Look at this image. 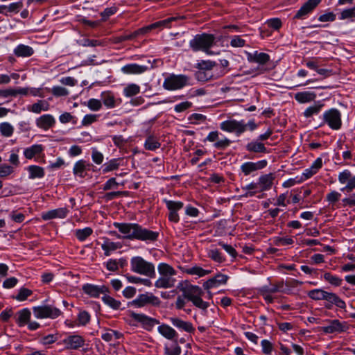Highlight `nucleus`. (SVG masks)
<instances>
[{
	"label": "nucleus",
	"instance_id": "12",
	"mask_svg": "<svg viewBox=\"0 0 355 355\" xmlns=\"http://www.w3.org/2000/svg\"><path fill=\"white\" fill-rule=\"evenodd\" d=\"M164 202L166 204V206L169 211L168 220L175 223H178L180 217L178 211L184 207V203L180 201H173L166 199H164Z\"/></svg>",
	"mask_w": 355,
	"mask_h": 355
},
{
	"label": "nucleus",
	"instance_id": "50",
	"mask_svg": "<svg viewBox=\"0 0 355 355\" xmlns=\"http://www.w3.org/2000/svg\"><path fill=\"white\" fill-rule=\"evenodd\" d=\"M323 278L324 280L328 282L331 285H334L335 286H340L343 280L340 277L336 275H333L330 272H325L323 275Z\"/></svg>",
	"mask_w": 355,
	"mask_h": 355
},
{
	"label": "nucleus",
	"instance_id": "3",
	"mask_svg": "<svg viewBox=\"0 0 355 355\" xmlns=\"http://www.w3.org/2000/svg\"><path fill=\"white\" fill-rule=\"evenodd\" d=\"M130 268L134 272L152 277L155 275L153 263L148 262L141 257H133L130 260Z\"/></svg>",
	"mask_w": 355,
	"mask_h": 355
},
{
	"label": "nucleus",
	"instance_id": "32",
	"mask_svg": "<svg viewBox=\"0 0 355 355\" xmlns=\"http://www.w3.org/2000/svg\"><path fill=\"white\" fill-rule=\"evenodd\" d=\"M17 315V323L19 324V327H23L28 324V322H29L31 316V313L28 309L25 308L19 311Z\"/></svg>",
	"mask_w": 355,
	"mask_h": 355
},
{
	"label": "nucleus",
	"instance_id": "27",
	"mask_svg": "<svg viewBox=\"0 0 355 355\" xmlns=\"http://www.w3.org/2000/svg\"><path fill=\"white\" fill-rule=\"evenodd\" d=\"M91 164L84 159L76 162L73 168V173L75 175L80 178L85 176V171L89 169Z\"/></svg>",
	"mask_w": 355,
	"mask_h": 355
},
{
	"label": "nucleus",
	"instance_id": "16",
	"mask_svg": "<svg viewBox=\"0 0 355 355\" xmlns=\"http://www.w3.org/2000/svg\"><path fill=\"white\" fill-rule=\"evenodd\" d=\"M83 291L85 293L92 297H98L101 294H105L109 292V288L105 285L97 286L90 284H86L83 286Z\"/></svg>",
	"mask_w": 355,
	"mask_h": 355
},
{
	"label": "nucleus",
	"instance_id": "6",
	"mask_svg": "<svg viewBox=\"0 0 355 355\" xmlns=\"http://www.w3.org/2000/svg\"><path fill=\"white\" fill-rule=\"evenodd\" d=\"M323 124L327 125L331 129L338 130L342 126L340 112L336 108L326 110L322 115Z\"/></svg>",
	"mask_w": 355,
	"mask_h": 355
},
{
	"label": "nucleus",
	"instance_id": "26",
	"mask_svg": "<svg viewBox=\"0 0 355 355\" xmlns=\"http://www.w3.org/2000/svg\"><path fill=\"white\" fill-rule=\"evenodd\" d=\"M148 67L136 63L128 64L121 68V71L126 74H139L145 72Z\"/></svg>",
	"mask_w": 355,
	"mask_h": 355
},
{
	"label": "nucleus",
	"instance_id": "4",
	"mask_svg": "<svg viewBox=\"0 0 355 355\" xmlns=\"http://www.w3.org/2000/svg\"><path fill=\"white\" fill-rule=\"evenodd\" d=\"M215 37L211 34L203 33L196 35L190 42L189 45L193 51H202L208 54L211 52L209 49L214 44Z\"/></svg>",
	"mask_w": 355,
	"mask_h": 355
},
{
	"label": "nucleus",
	"instance_id": "44",
	"mask_svg": "<svg viewBox=\"0 0 355 355\" xmlns=\"http://www.w3.org/2000/svg\"><path fill=\"white\" fill-rule=\"evenodd\" d=\"M122 336V334L116 331L109 329L107 332L101 335V338L106 342H110L114 340H118Z\"/></svg>",
	"mask_w": 355,
	"mask_h": 355
},
{
	"label": "nucleus",
	"instance_id": "59",
	"mask_svg": "<svg viewBox=\"0 0 355 355\" xmlns=\"http://www.w3.org/2000/svg\"><path fill=\"white\" fill-rule=\"evenodd\" d=\"M341 196V194L333 190L326 196V200L329 202V205H334L336 202H337L340 198Z\"/></svg>",
	"mask_w": 355,
	"mask_h": 355
},
{
	"label": "nucleus",
	"instance_id": "45",
	"mask_svg": "<svg viewBox=\"0 0 355 355\" xmlns=\"http://www.w3.org/2000/svg\"><path fill=\"white\" fill-rule=\"evenodd\" d=\"M102 300L105 304L108 305L113 309L117 310L120 309L121 304V302L115 300L114 298L110 295L105 294L104 296H103L102 297Z\"/></svg>",
	"mask_w": 355,
	"mask_h": 355
},
{
	"label": "nucleus",
	"instance_id": "19",
	"mask_svg": "<svg viewBox=\"0 0 355 355\" xmlns=\"http://www.w3.org/2000/svg\"><path fill=\"white\" fill-rule=\"evenodd\" d=\"M175 19H176L175 17H170V18L166 19L164 20L157 21V22L151 24L147 26L139 28L136 32V34H146L153 29H156V28L162 29L165 27H168L170 22H171L172 21H174Z\"/></svg>",
	"mask_w": 355,
	"mask_h": 355
},
{
	"label": "nucleus",
	"instance_id": "40",
	"mask_svg": "<svg viewBox=\"0 0 355 355\" xmlns=\"http://www.w3.org/2000/svg\"><path fill=\"white\" fill-rule=\"evenodd\" d=\"M161 146V144L153 136H148L144 143V148L146 150L154 151Z\"/></svg>",
	"mask_w": 355,
	"mask_h": 355
},
{
	"label": "nucleus",
	"instance_id": "2",
	"mask_svg": "<svg viewBox=\"0 0 355 355\" xmlns=\"http://www.w3.org/2000/svg\"><path fill=\"white\" fill-rule=\"evenodd\" d=\"M177 288L182 292V296H178L175 302L177 309H183L186 304L185 299H187L196 307L203 311H207L210 306V303L202 300V297L204 295L205 292L200 287L192 285L188 281H182L178 284Z\"/></svg>",
	"mask_w": 355,
	"mask_h": 355
},
{
	"label": "nucleus",
	"instance_id": "20",
	"mask_svg": "<svg viewBox=\"0 0 355 355\" xmlns=\"http://www.w3.org/2000/svg\"><path fill=\"white\" fill-rule=\"evenodd\" d=\"M324 300L327 302L324 306L328 309H331L333 304L342 309L346 308L345 302L334 293L327 292Z\"/></svg>",
	"mask_w": 355,
	"mask_h": 355
},
{
	"label": "nucleus",
	"instance_id": "57",
	"mask_svg": "<svg viewBox=\"0 0 355 355\" xmlns=\"http://www.w3.org/2000/svg\"><path fill=\"white\" fill-rule=\"evenodd\" d=\"M352 177L351 171L348 169H345L342 172L339 173L338 176V182L342 184H347L348 181Z\"/></svg>",
	"mask_w": 355,
	"mask_h": 355
},
{
	"label": "nucleus",
	"instance_id": "8",
	"mask_svg": "<svg viewBox=\"0 0 355 355\" xmlns=\"http://www.w3.org/2000/svg\"><path fill=\"white\" fill-rule=\"evenodd\" d=\"M160 302L161 301L159 297L155 296L151 293H146L139 295L136 299L130 302L128 305L136 308H141L148 304L159 306Z\"/></svg>",
	"mask_w": 355,
	"mask_h": 355
},
{
	"label": "nucleus",
	"instance_id": "23",
	"mask_svg": "<svg viewBox=\"0 0 355 355\" xmlns=\"http://www.w3.org/2000/svg\"><path fill=\"white\" fill-rule=\"evenodd\" d=\"M248 60L250 62L264 65L270 61V55L266 53H261L256 51L253 53H248Z\"/></svg>",
	"mask_w": 355,
	"mask_h": 355
},
{
	"label": "nucleus",
	"instance_id": "15",
	"mask_svg": "<svg viewBox=\"0 0 355 355\" xmlns=\"http://www.w3.org/2000/svg\"><path fill=\"white\" fill-rule=\"evenodd\" d=\"M347 329L348 325L345 322H342L336 319L330 320L328 325L322 327L325 334L343 333Z\"/></svg>",
	"mask_w": 355,
	"mask_h": 355
},
{
	"label": "nucleus",
	"instance_id": "21",
	"mask_svg": "<svg viewBox=\"0 0 355 355\" xmlns=\"http://www.w3.org/2000/svg\"><path fill=\"white\" fill-rule=\"evenodd\" d=\"M69 210L66 207H61L53 210L48 211L42 214V218L44 220H51L53 218H64Z\"/></svg>",
	"mask_w": 355,
	"mask_h": 355
},
{
	"label": "nucleus",
	"instance_id": "63",
	"mask_svg": "<svg viewBox=\"0 0 355 355\" xmlns=\"http://www.w3.org/2000/svg\"><path fill=\"white\" fill-rule=\"evenodd\" d=\"M103 155L99 152L96 148H92V159L96 164H101L103 162Z\"/></svg>",
	"mask_w": 355,
	"mask_h": 355
},
{
	"label": "nucleus",
	"instance_id": "30",
	"mask_svg": "<svg viewBox=\"0 0 355 355\" xmlns=\"http://www.w3.org/2000/svg\"><path fill=\"white\" fill-rule=\"evenodd\" d=\"M157 331L162 336L168 340H173L178 336L176 331L166 324L159 325L157 328Z\"/></svg>",
	"mask_w": 355,
	"mask_h": 355
},
{
	"label": "nucleus",
	"instance_id": "31",
	"mask_svg": "<svg viewBox=\"0 0 355 355\" xmlns=\"http://www.w3.org/2000/svg\"><path fill=\"white\" fill-rule=\"evenodd\" d=\"M246 150L249 152L252 153H268V151L267 148L265 147V145L259 141L258 140L252 141L248 143L246 146Z\"/></svg>",
	"mask_w": 355,
	"mask_h": 355
},
{
	"label": "nucleus",
	"instance_id": "62",
	"mask_svg": "<svg viewBox=\"0 0 355 355\" xmlns=\"http://www.w3.org/2000/svg\"><path fill=\"white\" fill-rule=\"evenodd\" d=\"M59 120L62 123H67L69 122H71L73 124L76 123V117L71 115L69 112H64L60 115Z\"/></svg>",
	"mask_w": 355,
	"mask_h": 355
},
{
	"label": "nucleus",
	"instance_id": "43",
	"mask_svg": "<svg viewBox=\"0 0 355 355\" xmlns=\"http://www.w3.org/2000/svg\"><path fill=\"white\" fill-rule=\"evenodd\" d=\"M323 105L320 102L314 104L312 106H309L307 107L304 112V116L306 118L311 117L314 114H317L320 112L322 107Z\"/></svg>",
	"mask_w": 355,
	"mask_h": 355
},
{
	"label": "nucleus",
	"instance_id": "55",
	"mask_svg": "<svg viewBox=\"0 0 355 355\" xmlns=\"http://www.w3.org/2000/svg\"><path fill=\"white\" fill-rule=\"evenodd\" d=\"M196 78L199 81H207L213 78L211 71L198 69L196 73Z\"/></svg>",
	"mask_w": 355,
	"mask_h": 355
},
{
	"label": "nucleus",
	"instance_id": "18",
	"mask_svg": "<svg viewBox=\"0 0 355 355\" xmlns=\"http://www.w3.org/2000/svg\"><path fill=\"white\" fill-rule=\"evenodd\" d=\"M35 124L37 128L44 130H48L55 125V119L51 114H46L37 118Z\"/></svg>",
	"mask_w": 355,
	"mask_h": 355
},
{
	"label": "nucleus",
	"instance_id": "49",
	"mask_svg": "<svg viewBox=\"0 0 355 355\" xmlns=\"http://www.w3.org/2000/svg\"><path fill=\"white\" fill-rule=\"evenodd\" d=\"M208 257L211 259L213 261L222 263L225 261V258L223 257L221 252L216 248L210 249L208 251Z\"/></svg>",
	"mask_w": 355,
	"mask_h": 355
},
{
	"label": "nucleus",
	"instance_id": "47",
	"mask_svg": "<svg viewBox=\"0 0 355 355\" xmlns=\"http://www.w3.org/2000/svg\"><path fill=\"white\" fill-rule=\"evenodd\" d=\"M327 291L322 289H313L308 293V296L313 300H324Z\"/></svg>",
	"mask_w": 355,
	"mask_h": 355
},
{
	"label": "nucleus",
	"instance_id": "7",
	"mask_svg": "<svg viewBox=\"0 0 355 355\" xmlns=\"http://www.w3.org/2000/svg\"><path fill=\"white\" fill-rule=\"evenodd\" d=\"M33 312L34 316L37 319L47 318L55 319L59 317L62 313L59 309L50 305L34 306L33 308Z\"/></svg>",
	"mask_w": 355,
	"mask_h": 355
},
{
	"label": "nucleus",
	"instance_id": "9",
	"mask_svg": "<svg viewBox=\"0 0 355 355\" xmlns=\"http://www.w3.org/2000/svg\"><path fill=\"white\" fill-rule=\"evenodd\" d=\"M220 128L223 131L235 132L237 135H240L247 130V125L243 121L231 119L222 122L220 124Z\"/></svg>",
	"mask_w": 355,
	"mask_h": 355
},
{
	"label": "nucleus",
	"instance_id": "61",
	"mask_svg": "<svg viewBox=\"0 0 355 355\" xmlns=\"http://www.w3.org/2000/svg\"><path fill=\"white\" fill-rule=\"evenodd\" d=\"M231 143L232 141L226 137L221 139H218V140L214 144V147L218 150H225Z\"/></svg>",
	"mask_w": 355,
	"mask_h": 355
},
{
	"label": "nucleus",
	"instance_id": "10",
	"mask_svg": "<svg viewBox=\"0 0 355 355\" xmlns=\"http://www.w3.org/2000/svg\"><path fill=\"white\" fill-rule=\"evenodd\" d=\"M227 279L228 276L218 272L214 277L204 282L202 286L207 291V299L212 300L213 293L209 291L211 288L226 284Z\"/></svg>",
	"mask_w": 355,
	"mask_h": 355
},
{
	"label": "nucleus",
	"instance_id": "56",
	"mask_svg": "<svg viewBox=\"0 0 355 355\" xmlns=\"http://www.w3.org/2000/svg\"><path fill=\"white\" fill-rule=\"evenodd\" d=\"M78 325L85 326L90 321V315L86 311H80L78 315Z\"/></svg>",
	"mask_w": 355,
	"mask_h": 355
},
{
	"label": "nucleus",
	"instance_id": "35",
	"mask_svg": "<svg viewBox=\"0 0 355 355\" xmlns=\"http://www.w3.org/2000/svg\"><path fill=\"white\" fill-rule=\"evenodd\" d=\"M44 150V147L41 144H34L24 150V155L26 159H31L34 156L40 154Z\"/></svg>",
	"mask_w": 355,
	"mask_h": 355
},
{
	"label": "nucleus",
	"instance_id": "48",
	"mask_svg": "<svg viewBox=\"0 0 355 355\" xmlns=\"http://www.w3.org/2000/svg\"><path fill=\"white\" fill-rule=\"evenodd\" d=\"M125 277L128 282L132 284H141L146 286H150L152 285V282L148 279H143L139 277H135L132 275H126Z\"/></svg>",
	"mask_w": 355,
	"mask_h": 355
},
{
	"label": "nucleus",
	"instance_id": "42",
	"mask_svg": "<svg viewBox=\"0 0 355 355\" xmlns=\"http://www.w3.org/2000/svg\"><path fill=\"white\" fill-rule=\"evenodd\" d=\"M101 100L105 106L107 108H112L115 106V99L110 92H103L101 94Z\"/></svg>",
	"mask_w": 355,
	"mask_h": 355
},
{
	"label": "nucleus",
	"instance_id": "60",
	"mask_svg": "<svg viewBox=\"0 0 355 355\" xmlns=\"http://www.w3.org/2000/svg\"><path fill=\"white\" fill-rule=\"evenodd\" d=\"M32 293L33 292L31 290L26 288H21L19 289L17 295L15 297V299L18 301H24L29 296H31Z\"/></svg>",
	"mask_w": 355,
	"mask_h": 355
},
{
	"label": "nucleus",
	"instance_id": "38",
	"mask_svg": "<svg viewBox=\"0 0 355 355\" xmlns=\"http://www.w3.org/2000/svg\"><path fill=\"white\" fill-rule=\"evenodd\" d=\"M157 270L160 275L171 276L176 275V270L169 264L160 263L157 266Z\"/></svg>",
	"mask_w": 355,
	"mask_h": 355
},
{
	"label": "nucleus",
	"instance_id": "39",
	"mask_svg": "<svg viewBox=\"0 0 355 355\" xmlns=\"http://www.w3.org/2000/svg\"><path fill=\"white\" fill-rule=\"evenodd\" d=\"M49 108V104L45 101H38L33 103L28 110L36 114H40L42 111H47Z\"/></svg>",
	"mask_w": 355,
	"mask_h": 355
},
{
	"label": "nucleus",
	"instance_id": "53",
	"mask_svg": "<svg viewBox=\"0 0 355 355\" xmlns=\"http://www.w3.org/2000/svg\"><path fill=\"white\" fill-rule=\"evenodd\" d=\"M14 131L13 127L7 122L0 124V132L4 137H10Z\"/></svg>",
	"mask_w": 355,
	"mask_h": 355
},
{
	"label": "nucleus",
	"instance_id": "29",
	"mask_svg": "<svg viewBox=\"0 0 355 355\" xmlns=\"http://www.w3.org/2000/svg\"><path fill=\"white\" fill-rule=\"evenodd\" d=\"M316 94L311 91L300 92L295 94V99L300 103H306L313 101Z\"/></svg>",
	"mask_w": 355,
	"mask_h": 355
},
{
	"label": "nucleus",
	"instance_id": "64",
	"mask_svg": "<svg viewBox=\"0 0 355 355\" xmlns=\"http://www.w3.org/2000/svg\"><path fill=\"white\" fill-rule=\"evenodd\" d=\"M164 351L166 355H180L181 354L182 349L176 343L175 345L171 348L165 347Z\"/></svg>",
	"mask_w": 355,
	"mask_h": 355
},
{
	"label": "nucleus",
	"instance_id": "13",
	"mask_svg": "<svg viewBox=\"0 0 355 355\" xmlns=\"http://www.w3.org/2000/svg\"><path fill=\"white\" fill-rule=\"evenodd\" d=\"M85 342L84 338L78 334L68 336L62 340L65 348L70 350H76L82 347L85 345Z\"/></svg>",
	"mask_w": 355,
	"mask_h": 355
},
{
	"label": "nucleus",
	"instance_id": "54",
	"mask_svg": "<svg viewBox=\"0 0 355 355\" xmlns=\"http://www.w3.org/2000/svg\"><path fill=\"white\" fill-rule=\"evenodd\" d=\"M353 18H355V6L343 10L339 17L340 20L351 19L353 21Z\"/></svg>",
	"mask_w": 355,
	"mask_h": 355
},
{
	"label": "nucleus",
	"instance_id": "25",
	"mask_svg": "<svg viewBox=\"0 0 355 355\" xmlns=\"http://www.w3.org/2000/svg\"><path fill=\"white\" fill-rule=\"evenodd\" d=\"M275 177L272 173L261 175L258 180V186L260 191H268L272 187Z\"/></svg>",
	"mask_w": 355,
	"mask_h": 355
},
{
	"label": "nucleus",
	"instance_id": "37",
	"mask_svg": "<svg viewBox=\"0 0 355 355\" xmlns=\"http://www.w3.org/2000/svg\"><path fill=\"white\" fill-rule=\"evenodd\" d=\"M184 272L191 275H197L198 277H204L209 273H211V270H205L202 268L194 266L190 268H187L184 270Z\"/></svg>",
	"mask_w": 355,
	"mask_h": 355
},
{
	"label": "nucleus",
	"instance_id": "34",
	"mask_svg": "<svg viewBox=\"0 0 355 355\" xmlns=\"http://www.w3.org/2000/svg\"><path fill=\"white\" fill-rule=\"evenodd\" d=\"M122 161L123 159L121 158H114L105 162L102 166L103 173H106L110 171L118 169V168L121 166Z\"/></svg>",
	"mask_w": 355,
	"mask_h": 355
},
{
	"label": "nucleus",
	"instance_id": "1",
	"mask_svg": "<svg viewBox=\"0 0 355 355\" xmlns=\"http://www.w3.org/2000/svg\"><path fill=\"white\" fill-rule=\"evenodd\" d=\"M113 225L117 228L121 234H124V236H122L116 231L109 232V234L114 236L117 239H136L148 243L157 241L159 236V232L144 228L137 223L114 222Z\"/></svg>",
	"mask_w": 355,
	"mask_h": 355
},
{
	"label": "nucleus",
	"instance_id": "58",
	"mask_svg": "<svg viewBox=\"0 0 355 355\" xmlns=\"http://www.w3.org/2000/svg\"><path fill=\"white\" fill-rule=\"evenodd\" d=\"M14 172V167L12 166L3 164L0 165V178H6L11 175Z\"/></svg>",
	"mask_w": 355,
	"mask_h": 355
},
{
	"label": "nucleus",
	"instance_id": "14",
	"mask_svg": "<svg viewBox=\"0 0 355 355\" xmlns=\"http://www.w3.org/2000/svg\"><path fill=\"white\" fill-rule=\"evenodd\" d=\"M321 0H308L297 11L294 19H303L311 13L320 3Z\"/></svg>",
	"mask_w": 355,
	"mask_h": 355
},
{
	"label": "nucleus",
	"instance_id": "46",
	"mask_svg": "<svg viewBox=\"0 0 355 355\" xmlns=\"http://www.w3.org/2000/svg\"><path fill=\"white\" fill-rule=\"evenodd\" d=\"M140 92V87L137 84H130L123 89V94L127 97H132Z\"/></svg>",
	"mask_w": 355,
	"mask_h": 355
},
{
	"label": "nucleus",
	"instance_id": "11",
	"mask_svg": "<svg viewBox=\"0 0 355 355\" xmlns=\"http://www.w3.org/2000/svg\"><path fill=\"white\" fill-rule=\"evenodd\" d=\"M130 316L132 320L141 324L142 327L147 331H151L155 324H159V321L155 318L147 316L145 314L130 312Z\"/></svg>",
	"mask_w": 355,
	"mask_h": 355
},
{
	"label": "nucleus",
	"instance_id": "51",
	"mask_svg": "<svg viewBox=\"0 0 355 355\" xmlns=\"http://www.w3.org/2000/svg\"><path fill=\"white\" fill-rule=\"evenodd\" d=\"M217 65L218 63L216 62L210 60H202L197 64L196 68L198 69L210 71L214 67Z\"/></svg>",
	"mask_w": 355,
	"mask_h": 355
},
{
	"label": "nucleus",
	"instance_id": "52",
	"mask_svg": "<svg viewBox=\"0 0 355 355\" xmlns=\"http://www.w3.org/2000/svg\"><path fill=\"white\" fill-rule=\"evenodd\" d=\"M122 245L119 242L110 241L107 238L105 239L104 243L101 245L102 249H106L111 251L120 249Z\"/></svg>",
	"mask_w": 355,
	"mask_h": 355
},
{
	"label": "nucleus",
	"instance_id": "36",
	"mask_svg": "<svg viewBox=\"0 0 355 355\" xmlns=\"http://www.w3.org/2000/svg\"><path fill=\"white\" fill-rule=\"evenodd\" d=\"M27 170L29 173L30 179L42 178L44 176L45 174L44 168L36 165L29 166Z\"/></svg>",
	"mask_w": 355,
	"mask_h": 355
},
{
	"label": "nucleus",
	"instance_id": "33",
	"mask_svg": "<svg viewBox=\"0 0 355 355\" xmlns=\"http://www.w3.org/2000/svg\"><path fill=\"white\" fill-rule=\"evenodd\" d=\"M14 53L17 57H30L33 55L34 50L29 46L19 44L14 49Z\"/></svg>",
	"mask_w": 355,
	"mask_h": 355
},
{
	"label": "nucleus",
	"instance_id": "24",
	"mask_svg": "<svg viewBox=\"0 0 355 355\" xmlns=\"http://www.w3.org/2000/svg\"><path fill=\"white\" fill-rule=\"evenodd\" d=\"M28 89L24 87L0 89V96L4 98H8L9 96L16 97L18 95L26 96L28 94Z\"/></svg>",
	"mask_w": 355,
	"mask_h": 355
},
{
	"label": "nucleus",
	"instance_id": "41",
	"mask_svg": "<svg viewBox=\"0 0 355 355\" xmlns=\"http://www.w3.org/2000/svg\"><path fill=\"white\" fill-rule=\"evenodd\" d=\"M93 233L91 227H87L83 229H78L75 230V236L80 241H85Z\"/></svg>",
	"mask_w": 355,
	"mask_h": 355
},
{
	"label": "nucleus",
	"instance_id": "28",
	"mask_svg": "<svg viewBox=\"0 0 355 355\" xmlns=\"http://www.w3.org/2000/svg\"><path fill=\"white\" fill-rule=\"evenodd\" d=\"M170 321L173 326L187 332L191 333L195 330L193 324L190 322L184 321L178 318H171Z\"/></svg>",
	"mask_w": 355,
	"mask_h": 355
},
{
	"label": "nucleus",
	"instance_id": "5",
	"mask_svg": "<svg viewBox=\"0 0 355 355\" xmlns=\"http://www.w3.org/2000/svg\"><path fill=\"white\" fill-rule=\"evenodd\" d=\"M191 78L184 74H171L167 76L163 83V87L168 91L178 90L191 85Z\"/></svg>",
	"mask_w": 355,
	"mask_h": 355
},
{
	"label": "nucleus",
	"instance_id": "22",
	"mask_svg": "<svg viewBox=\"0 0 355 355\" xmlns=\"http://www.w3.org/2000/svg\"><path fill=\"white\" fill-rule=\"evenodd\" d=\"M176 279L174 275H160L155 283V286L158 288H170L175 286Z\"/></svg>",
	"mask_w": 355,
	"mask_h": 355
},
{
	"label": "nucleus",
	"instance_id": "17",
	"mask_svg": "<svg viewBox=\"0 0 355 355\" xmlns=\"http://www.w3.org/2000/svg\"><path fill=\"white\" fill-rule=\"evenodd\" d=\"M268 162L266 159L257 162H248L241 166V170L245 175H248L254 171L262 169L267 166Z\"/></svg>",
	"mask_w": 355,
	"mask_h": 355
}]
</instances>
